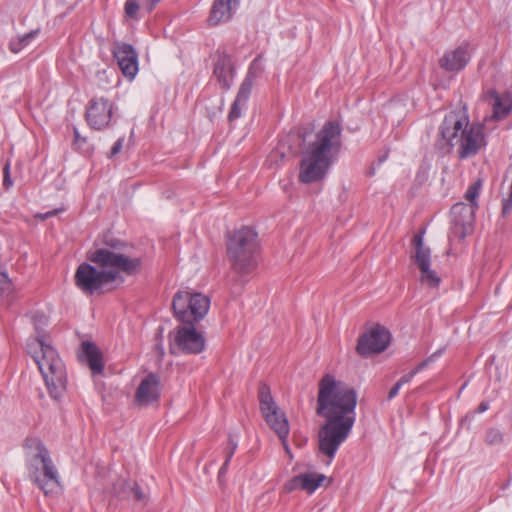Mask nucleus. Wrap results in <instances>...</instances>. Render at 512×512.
Instances as JSON below:
<instances>
[{"instance_id": "0eeeda50", "label": "nucleus", "mask_w": 512, "mask_h": 512, "mask_svg": "<svg viewBox=\"0 0 512 512\" xmlns=\"http://www.w3.org/2000/svg\"><path fill=\"white\" fill-rule=\"evenodd\" d=\"M37 453L29 463V474L32 481L46 496H54L61 492L60 476L48 450L38 443Z\"/></svg>"}, {"instance_id": "9b49d317", "label": "nucleus", "mask_w": 512, "mask_h": 512, "mask_svg": "<svg viewBox=\"0 0 512 512\" xmlns=\"http://www.w3.org/2000/svg\"><path fill=\"white\" fill-rule=\"evenodd\" d=\"M196 322H181L175 329L171 346L186 354H199L205 349V338L195 328Z\"/></svg>"}, {"instance_id": "72a5a7b5", "label": "nucleus", "mask_w": 512, "mask_h": 512, "mask_svg": "<svg viewBox=\"0 0 512 512\" xmlns=\"http://www.w3.org/2000/svg\"><path fill=\"white\" fill-rule=\"evenodd\" d=\"M86 143V138L81 137L78 129L74 128V145L77 148H82L83 145Z\"/></svg>"}, {"instance_id": "7c9ffc66", "label": "nucleus", "mask_w": 512, "mask_h": 512, "mask_svg": "<svg viewBox=\"0 0 512 512\" xmlns=\"http://www.w3.org/2000/svg\"><path fill=\"white\" fill-rule=\"evenodd\" d=\"M236 449H237V442L232 438V436H230L229 440H228V446L225 450L226 459L231 460Z\"/></svg>"}, {"instance_id": "58836bf2", "label": "nucleus", "mask_w": 512, "mask_h": 512, "mask_svg": "<svg viewBox=\"0 0 512 512\" xmlns=\"http://www.w3.org/2000/svg\"><path fill=\"white\" fill-rule=\"evenodd\" d=\"M230 461L231 460L225 459L223 465L221 466V468L219 470V477H221V476L226 474Z\"/></svg>"}, {"instance_id": "2eb2a0df", "label": "nucleus", "mask_w": 512, "mask_h": 512, "mask_svg": "<svg viewBox=\"0 0 512 512\" xmlns=\"http://www.w3.org/2000/svg\"><path fill=\"white\" fill-rule=\"evenodd\" d=\"M112 52L123 75L132 80L138 72V55L133 46L124 42H116Z\"/></svg>"}, {"instance_id": "4c0bfd02", "label": "nucleus", "mask_w": 512, "mask_h": 512, "mask_svg": "<svg viewBox=\"0 0 512 512\" xmlns=\"http://www.w3.org/2000/svg\"><path fill=\"white\" fill-rule=\"evenodd\" d=\"M58 212H59V210L55 209V210H52V211H49V212H46L43 214H38L37 217L40 218L41 220H46V219L56 215Z\"/></svg>"}, {"instance_id": "412c9836", "label": "nucleus", "mask_w": 512, "mask_h": 512, "mask_svg": "<svg viewBox=\"0 0 512 512\" xmlns=\"http://www.w3.org/2000/svg\"><path fill=\"white\" fill-rule=\"evenodd\" d=\"M214 75L224 90H228L231 87L234 77V66L229 56L222 55L218 58L214 67Z\"/></svg>"}, {"instance_id": "f3484780", "label": "nucleus", "mask_w": 512, "mask_h": 512, "mask_svg": "<svg viewBox=\"0 0 512 512\" xmlns=\"http://www.w3.org/2000/svg\"><path fill=\"white\" fill-rule=\"evenodd\" d=\"M239 7V0H214L208 17L209 26L230 21Z\"/></svg>"}, {"instance_id": "f8f14e48", "label": "nucleus", "mask_w": 512, "mask_h": 512, "mask_svg": "<svg viewBox=\"0 0 512 512\" xmlns=\"http://www.w3.org/2000/svg\"><path fill=\"white\" fill-rule=\"evenodd\" d=\"M389 342V331L386 328L377 325L360 336L356 350L359 355L368 357L372 354H379L386 350Z\"/></svg>"}, {"instance_id": "c85d7f7f", "label": "nucleus", "mask_w": 512, "mask_h": 512, "mask_svg": "<svg viewBox=\"0 0 512 512\" xmlns=\"http://www.w3.org/2000/svg\"><path fill=\"white\" fill-rule=\"evenodd\" d=\"M300 482H301V479H300V474L293 477L292 479H290L284 486V489L286 492H292L296 489H301V486H300Z\"/></svg>"}, {"instance_id": "4468645a", "label": "nucleus", "mask_w": 512, "mask_h": 512, "mask_svg": "<svg viewBox=\"0 0 512 512\" xmlns=\"http://www.w3.org/2000/svg\"><path fill=\"white\" fill-rule=\"evenodd\" d=\"M114 112L113 103L104 97H94L86 108L88 125L95 130H102L111 122Z\"/></svg>"}, {"instance_id": "f704fd0d", "label": "nucleus", "mask_w": 512, "mask_h": 512, "mask_svg": "<svg viewBox=\"0 0 512 512\" xmlns=\"http://www.w3.org/2000/svg\"><path fill=\"white\" fill-rule=\"evenodd\" d=\"M130 490L136 500L142 501L145 499V495L141 491L139 486L134 485L133 487L130 488Z\"/></svg>"}, {"instance_id": "7ed1b4c3", "label": "nucleus", "mask_w": 512, "mask_h": 512, "mask_svg": "<svg viewBox=\"0 0 512 512\" xmlns=\"http://www.w3.org/2000/svg\"><path fill=\"white\" fill-rule=\"evenodd\" d=\"M342 146L341 127L328 121L301 152L298 180L303 184L318 183L328 173Z\"/></svg>"}, {"instance_id": "6e6552de", "label": "nucleus", "mask_w": 512, "mask_h": 512, "mask_svg": "<svg viewBox=\"0 0 512 512\" xmlns=\"http://www.w3.org/2000/svg\"><path fill=\"white\" fill-rule=\"evenodd\" d=\"M172 308L180 322H199L209 311L210 299L202 293L178 291L173 297Z\"/></svg>"}, {"instance_id": "9d476101", "label": "nucleus", "mask_w": 512, "mask_h": 512, "mask_svg": "<svg viewBox=\"0 0 512 512\" xmlns=\"http://www.w3.org/2000/svg\"><path fill=\"white\" fill-rule=\"evenodd\" d=\"M411 260L420 271V282L431 288H437L441 282L436 271L431 269V251L424 245L423 233H417L412 239Z\"/></svg>"}, {"instance_id": "1a4fd4ad", "label": "nucleus", "mask_w": 512, "mask_h": 512, "mask_svg": "<svg viewBox=\"0 0 512 512\" xmlns=\"http://www.w3.org/2000/svg\"><path fill=\"white\" fill-rule=\"evenodd\" d=\"M258 398L260 411L266 423L278 435L285 450L289 453L290 450L286 443L289 435V423L285 413L281 411L277 403L274 401L270 392V387L267 384H260L258 389Z\"/></svg>"}, {"instance_id": "423d86ee", "label": "nucleus", "mask_w": 512, "mask_h": 512, "mask_svg": "<svg viewBox=\"0 0 512 512\" xmlns=\"http://www.w3.org/2000/svg\"><path fill=\"white\" fill-rule=\"evenodd\" d=\"M257 233L250 227L233 232L227 242V256L234 271L249 273L257 265Z\"/></svg>"}, {"instance_id": "a211bd4d", "label": "nucleus", "mask_w": 512, "mask_h": 512, "mask_svg": "<svg viewBox=\"0 0 512 512\" xmlns=\"http://www.w3.org/2000/svg\"><path fill=\"white\" fill-rule=\"evenodd\" d=\"M254 74L250 69L245 79L241 83L237 96L231 106L228 114L230 122L238 119L242 115V111L247 107V102L250 97L253 85H254Z\"/></svg>"}, {"instance_id": "6ab92c4d", "label": "nucleus", "mask_w": 512, "mask_h": 512, "mask_svg": "<svg viewBox=\"0 0 512 512\" xmlns=\"http://www.w3.org/2000/svg\"><path fill=\"white\" fill-rule=\"evenodd\" d=\"M470 60L468 45H461L454 50L447 51L439 60L441 68L448 72H459Z\"/></svg>"}, {"instance_id": "b1692460", "label": "nucleus", "mask_w": 512, "mask_h": 512, "mask_svg": "<svg viewBox=\"0 0 512 512\" xmlns=\"http://www.w3.org/2000/svg\"><path fill=\"white\" fill-rule=\"evenodd\" d=\"M38 31H31L22 36H18L9 42V49L13 53L20 52L26 47L37 35Z\"/></svg>"}, {"instance_id": "aec40b11", "label": "nucleus", "mask_w": 512, "mask_h": 512, "mask_svg": "<svg viewBox=\"0 0 512 512\" xmlns=\"http://www.w3.org/2000/svg\"><path fill=\"white\" fill-rule=\"evenodd\" d=\"M489 104L493 108L492 118L500 120L505 118L512 110V95L510 93L498 94L495 90L488 93Z\"/></svg>"}, {"instance_id": "393cba45", "label": "nucleus", "mask_w": 512, "mask_h": 512, "mask_svg": "<svg viewBox=\"0 0 512 512\" xmlns=\"http://www.w3.org/2000/svg\"><path fill=\"white\" fill-rule=\"evenodd\" d=\"M482 188V181L480 179L476 180L474 183H472L466 193H465V199L469 202V205H472L476 208H478V197L480 195V191Z\"/></svg>"}, {"instance_id": "79ce46f5", "label": "nucleus", "mask_w": 512, "mask_h": 512, "mask_svg": "<svg viewBox=\"0 0 512 512\" xmlns=\"http://www.w3.org/2000/svg\"><path fill=\"white\" fill-rule=\"evenodd\" d=\"M114 493L117 495H121V491L117 490L116 488L114 489Z\"/></svg>"}, {"instance_id": "c756f323", "label": "nucleus", "mask_w": 512, "mask_h": 512, "mask_svg": "<svg viewBox=\"0 0 512 512\" xmlns=\"http://www.w3.org/2000/svg\"><path fill=\"white\" fill-rule=\"evenodd\" d=\"M11 289V282L5 272H0V292H6Z\"/></svg>"}, {"instance_id": "2f4dec72", "label": "nucleus", "mask_w": 512, "mask_h": 512, "mask_svg": "<svg viewBox=\"0 0 512 512\" xmlns=\"http://www.w3.org/2000/svg\"><path fill=\"white\" fill-rule=\"evenodd\" d=\"M3 185L6 189H9L12 185H13V182H12V179L10 177V164L9 162L6 163V165L4 166V169H3Z\"/></svg>"}, {"instance_id": "bb28decb", "label": "nucleus", "mask_w": 512, "mask_h": 512, "mask_svg": "<svg viewBox=\"0 0 512 512\" xmlns=\"http://www.w3.org/2000/svg\"><path fill=\"white\" fill-rule=\"evenodd\" d=\"M140 9L138 0H126L125 2V14L130 18H137L138 11Z\"/></svg>"}, {"instance_id": "ddd939ff", "label": "nucleus", "mask_w": 512, "mask_h": 512, "mask_svg": "<svg viewBox=\"0 0 512 512\" xmlns=\"http://www.w3.org/2000/svg\"><path fill=\"white\" fill-rule=\"evenodd\" d=\"M476 207L462 202L451 208V237L462 240L472 232Z\"/></svg>"}, {"instance_id": "ea45409f", "label": "nucleus", "mask_w": 512, "mask_h": 512, "mask_svg": "<svg viewBox=\"0 0 512 512\" xmlns=\"http://www.w3.org/2000/svg\"><path fill=\"white\" fill-rule=\"evenodd\" d=\"M488 408H489V405H488V403H487V402H481V403L479 404L478 408H477V411H478L479 413H483V412H485L486 410H488Z\"/></svg>"}, {"instance_id": "a878e982", "label": "nucleus", "mask_w": 512, "mask_h": 512, "mask_svg": "<svg viewBox=\"0 0 512 512\" xmlns=\"http://www.w3.org/2000/svg\"><path fill=\"white\" fill-rule=\"evenodd\" d=\"M429 362V359L422 361L420 364H418L411 372L408 374L402 376L396 383L399 384L401 387L404 384L409 383L412 378L420 371L422 370Z\"/></svg>"}, {"instance_id": "dca6fc26", "label": "nucleus", "mask_w": 512, "mask_h": 512, "mask_svg": "<svg viewBox=\"0 0 512 512\" xmlns=\"http://www.w3.org/2000/svg\"><path fill=\"white\" fill-rule=\"evenodd\" d=\"M160 397V379L154 373L148 374L139 384L135 400L139 405L148 406Z\"/></svg>"}, {"instance_id": "f257e3e1", "label": "nucleus", "mask_w": 512, "mask_h": 512, "mask_svg": "<svg viewBox=\"0 0 512 512\" xmlns=\"http://www.w3.org/2000/svg\"><path fill=\"white\" fill-rule=\"evenodd\" d=\"M356 406L357 393L348 384L329 373L319 380L315 412L325 423L318 431V447L329 462L352 431Z\"/></svg>"}, {"instance_id": "4be33fe9", "label": "nucleus", "mask_w": 512, "mask_h": 512, "mask_svg": "<svg viewBox=\"0 0 512 512\" xmlns=\"http://www.w3.org/2000/svg\"><path fill=\"white\" fill-rule=\"evenodd\" d=\"M83 352L87 357L88 365L93 374H100L103 371L104 364L102 355L97 346L91 342L82 344Z\"/></svg>"}, {"instance_id": "20e7f679", "label": "nucleus", "mask_w": 512, "mask_h": 512, "mask_svg": "<svg viewBox=\"0 0 512 512\" xmlns=\"http://www.w3.org/2000/svg\"><path fill=\"white\" fill-rule=\"evenodd\" d=\"M34 324L37 335L28 342L27 349L44 378L50 396L57 400L66 390V369L56 350L47 342L46 335L39 330L36 321Z\"/></svg>"}, {"instance_id": "e433bc0d", "label": "nucleus", "mask_w": 512, "mask_h": 512, "mask_svg": "<svg viewBox=\"0 0 512 512\" xmlns=\"http://www.w3.org/2000/svg\"><path fill=\"white\" fill-rule=\"evenodd\" d=\"M401 389V386L397 383L390 389L388 392V400L393 399L397 394L399 393V390Z\"/></svg>"}, {"instance_id": "cd10ccee", "label": "nucleus", "mask_w": 512, "mask_h": 512, "mask_svg": "<svg viewBox=\"0 0 512 512\" xmlns=\"http://www.w3.org/2000/svg\"><path fill=\"white\" fill-rule=\"evenodd\" d=\"M503 440L502 433L495 428H491L486 433V442L490 445H496L501 443Z\"/></svg>"}, {"instance_id": "39448f33", "label": "nucleus", "mask_w": 512, "mask_h": 512, "mask_svg": "<svg viewBox=\"0 0 512 512\" xmlns=\"http://www.w3.org/2000/svg\"><path fill=\"white\" fill-rule=\"evenodd\" d=\"M439 131L442 140L449 147L458 146V155L461 159L474 156L484 145L482 126L469 125L465 110L452 111L446 115Z\"/></svg>"}, {"instance_id": "c9c22d12", "label": "nucleus", "mask_w": 512, "mask_h": 512, "mask_svg": "<svg viewBox=\"0 0 512 512\" xmlns=\"http://www.w3.org/2000/svg\"><path fill=\"white\" fill-rule=\"evenodd\" d=\"M161 0H145L143 7L147 10V12H151L156 4H158Z\"/></svg>"}, {"instance_id": "f03ea898", "label": "nucleus", "mask_w": 512, "mask_h": 512, "mask_svg": "<svg viewBox=\"0 0 512 512\" xmlns=\"http://www.w3.org/2000/svg\"><path fill=\"white\" fill-rule=\"evenodd\" d=\"M105 244L107 247L96 249L89 255L90 261L100 266L101 270L88 263H82L76 270L75 284L87 295L115 282L120 277V272L131 275L141 265L139 258L129 257L121 252L124 244L120 240L106 237Z\"/></svg>"}, {"instance_id": "473e14b6", "label": "nucleus", "mask_w": 512, "mask_h": 512, "mask_svg": "<svg viewBox=\"0 0 512 512\" xmlns=\"http://www.w3.org/2000/svg\"><path fill=\"white\" fill-rule=\"evenodd\" d=\"M123 144H124V137H120L115 143L114 145L112 146L111 148V151H110V157H114L116 156L118 153L121 152L122 148H123Z\"/></svg>"}, {"instance_id": "5701e85b", "label": "nucleus", "mask_w": 512, "mask_h": 512, "mask_svg": "<svg viewBox=\"0 0 512 512\" xmlns=\"http://www.w3.org/2000/svg\"><path fill=\"white\" fill-rule=\"evenodd\" d=\"M325 478V475L319 473H302L300 474L301 489L311 494L321 485Z\"/></svg>"}, {"instance_id": "a19ab883", "label": "nucleus", "mask_w": 512, "mask_h": 512, "mask_svg": "<svg viewBox=\"0 0 512 512\" xmlns=\"http://www.w3.org/2000/svg\"><path fill=\"white\" fill-rule=\"evenodd\" d=\"M157 349L159 350L160 354L163 355L164 354V349H163V346L161 344H158L157 345Z\"/></svg>"}]
</instances>
